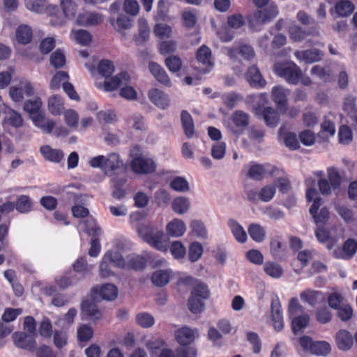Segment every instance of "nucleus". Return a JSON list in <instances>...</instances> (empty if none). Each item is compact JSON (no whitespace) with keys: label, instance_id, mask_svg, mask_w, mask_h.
Here are the masks:
<instances>
[{"label":"nucleus","instance_id":"obj_1","mask_svg":"<svg viewBox=\"0 0 357 357\" xmlns=\"http://www.w3.org/2000/svg\"><path fill=\"white\" fill-rule=\"evenodd\" d=\"M98 70L100 75L105 77L104 89L107 91L117 89L121 85L126 84L130 78L128 74L125 71L109 78L114 71V64L109 60L100 61L98 66Z\"/></svg>","mask_w":357,"mask_h":357},{"label":"nucleus","instance_id":"obj_2","mask_svg":"<svg viewBox=\"0 0 357 357\" xmlns=\"http://www.w3.org/2000/svg\"><path fill=\"white\" fill-rule=\"evenodd\" d=\"M140 238L153 248L161 252H166L168 245L165 240V235L162 230H159L148 225L138 228Z\"/></svg>","mask_w":357,"mask_h":357},{"label":"nucleus","instance_id":"obj_3","mask_svg":"<svg viewBox=\"0 0 357 357\" xmlns=\"http://www.w3.org/2000/svg\"><path fill=\"white\" fill-rule=\"evenodd\" d=\"M275 73L291 84H297L302 76L301 68L293 62H278L274 65Z\"/></svg>","mask_w":357,"mask_h":357},{"label":"nucleus","instance_id":"obj_4","mask_svg":"<svg viewBox=\"0 0 357 357\" xmlns=\"http://www.w3.org/2000/svg\"><path fill=\"white\" fill-rule=\"evenodd\" d=\"M328 178H321L318 181V185L321 193L324 196L331 195L332 191L339 188L342 178L337 170L335 167L328 168L327 170Z\"/></svg>","mask_w":357,"mask_h":357},{"label":"nucleus","instance_id":"obj_5","mask_svg":"<svg viewBox=\"0 0 357 357\" xmlns=\"http://www.w3.org/2000/svg\"><path fill=\"white\" fill-rule=\"evenodd\" d=\"M35 89L31 82L25 78L21 79L17 84H14L9 89V96L14 102H22L24 95L32 96Z\"/></svg>","mask_w":357,"mask_h":357},{"label":"nucleus","instance_id":"obj_6","mask_svg":"<svg viewBox=\"0 0 357 357\" xmlns=\"http://www.w3.org/2000/svg\"><path fill=\"white\" fill-rule=\"evenodd\" d=\"M15 346L17 348L33 352L37 346L36 336L26 332H15L12 335Z\"/></svg>","mask_w":357,"mask_h":357},{"label":"nucleus","instance_id":"obj_7","mask_svg":"<svg viewBox=\"0 0 357 357\" xmlns=\"http://www.w3.org/2000/svg\"><path fill=\"white\" fill-rule=\"evenodd\" d=\"M278 15L277 6L271 3L266 8L255 11L250 20V24L251 26H253L255 22L264 24L274 19Z\"/></svg>","mask_w":357,"mask_h":357},{"label":"nucleus","instance_id":"obj_8","mask_svg":"<svg viewBox=\"0 0 357 357\" xmlns=\"http://www.w3.org/2000/svg\"><path fill=\"white\" fill-rule=\"evenodd\" d=\"M131 167L137 174H150L155 170L156 164L153 159L139 155L133 158Z\"/></svg>","mask_w":357,"mask_h":357},{"label":"nucleus","instance_id":"obj_9","mask_svg":"<svg viewBox=\"0 0 357 357\" xmlns=\"http://www.w3.org/2000/svg\"><path fill=\"white\" fill-rule=\"evenodd\" d=\"M81 310L83 315L91 321H98L102 319V311L97 305L91 300H84L81 304Z\"/></svg>","mask_w":357,"mask_h":357},{"label":"nucleus","instance_id":"obj_10","mask_svg":"<svg viewBox=\"0 0 357 357\" xmlns=\"http://www.w3.org/2000/svg\"><path fill=\"white\" fill-rule=\"evenodd\" d=\"M228 56L231 59H236L241 56L245 60L250 61L255 56V52L250 45H241L238 47L230 48Z\"/></svg>","mask_w":357,"mask_h":357},{"label":"nucleus","instance_id":"obj_11","mask_svg":"<svg viewBox=\"0 0 357 357\" xmlns=\"http://www.w3.org/2000/svg\"><path fill=\"white\" fill-rule=\"evenodd\" d=\"M245 76L246 80L253 87L262 88L266 84V80L263 78L259 68L256 66L250 67Z\"/></svg>","mask_w":357,"mask_h":357},{"label":"nucleus","instance_id":"obj_12","mask_svg":"<svg viewBox=\"0 0 357 357\" xmlns=\"http://www.w3.org/2000/svg\"><path fill=\"white\" fill-rule=\"evenodd\" d=\"M300 297L303 302L314 307L325 301L324 294L320 291L307 289L301 293Z\"/></svg>","mask_w":357,"mask_h":357},{"label":"nucleus","instance_id":"obj_13","mask_svg":"<svg viewBox=\"0 0 357 357\" xmlns=\"http://www.w3.org/2000/svg\"><path fill=\"white\" fill-rule=\"evenodd\" d=\"M149 69L153 76L162 84L170 86L171 79L165 69L155 62H150Z\"/></svg>","mask_w":357,"mask_h":357},{"label":"nucleus","instance_id":"obj_14","mask_svg":"<svg viewBox=\"0 0 357 357\" xmlns=\"http://www.w3.org/2000/svg\"><path fill=\"white\" fill-rule=\"evenodd\" d=\"M295 57L299 61L305 63H314L320 61L322 58V53L317 49H311L305 51H296L294 53Z\"/></svg>","mask_w":357,"mask_h":357},{"label":"nucleus","instance_id":"obj_15","mask_svg":"<svg viewBox=\"0 0 357 357\" xmlns=\"http://www.w3.org/2000/svg\"><path fill=\"white\" fill-rule=\"evenodd\" d=\"M104 172L106 175L112 176L116 171L121 169L122 162L116 153H111L105 156Z\"/></svg>","mask_w":357,"mask_h":357},{"label":"nucleus","instance_id":"obj_16","mask_svg":"<svg viewBox=\"0 0 357 357\" xmlns=\"http://www.w3.org/2000/svg\"><path fill=\"white\" fill-rule=\"evenodd\" d=\"M149 97L155 105L162 109H165L169 106V100L168 96L159 89H153L150 90Z\"/></svg>","mask_w":357,"mask_h":357},{"label":"nucleus","instance_id":"obj_17","mask_svg":"<svg viewBox=\"0 0 357 357\" xmlns=\"http://www.w3.org/2000/svg\"><path fill=\"white\" fill-rule=\"evenodd\" d=\"M40 151L46 160L54 163H59L64 156L63 152L61 149H52L48 145L41 146Z\"/></svg>","mask_w":357,"mask_h":357},{"label":"nucleus","instance_id":"obj_18","mask_svg":"<svg viewBox=\"0 0 357 357\" xmlns=\"http://www.w3.org/2000/svg\"><path fill=\"white\" fill-rule=\"evenodd\" d=\"M279 137L282 139L287 147L291 150H296L300 147L297 136L294 132H287L284 126L280 128L278 130Z\"/></svg>","mask_w":357,"mask_h":357},{"label":"nucleus","instance_id":"obj_19","mask_svg":"<svg viewBox=\"0 0 357 357\" xmlns=\"http://www.w3.org/2000/svg\"><path fill=\"white\" fill-rule=\"evenodd\" d=\"M166 231L169 236L174 238L182 236L186 231L185 222L180 219H174L166 227Z\"/></svg>","mask_w":357,"mask_h":357},{"label":"nucleus","instance_id":"obj_20","mask_svg":"<svg viewBox=\"0 0 357 357\" xmlns=\"http://www.w3.org/2000/svg\"><path fill=\"white\" fill-rule=\"evenodd\" d=\"M357 251V242L352 238L345 241L342 250H335V255L337 257H341L345 259H351Z\"/></svg>","mask_w":357,"mask_h":357},{"label":"nucleus","instance_id":"obj_21","mask_svg":"<svg viewBox=\"0 0 357 357\" xmlns=\"http://www.w3.org/2000/svg\"><path fill=\"white\" fill-rule=\"evenodd\" d=\"M101 20L100 15L94 13L84 12L77 16L75 23L80 26H93L99 24Z\"/></svg>","mask_w":357,"mask_h":357},{"label":"nucleus","instance_id":"obj_22","mask_svg":"<svg viewBox=\"0 0 357 357\" xmlns=\"http://www.w3.org/2000/svg\"><path fill=\"white\" fill-rule=\"evenodd\" d=\"M335 340L337 347L342 351L350 349L354 342L352 335L345 330L337 332Z\"/></svg>","mask_w":357,"mask_h":357},{"label":"nucleus","instance_id":"obj_23","mask_svg":"<svg viewBox=\"0 0 357 357\" xmlns=\"http://www.w3.org/2000/svg\"><path fill=\"white\" fill-rule=\"evenodd\" d=\"M310 317L307 314L296 315L292 317L291 328L294 335L301 334L303 330L308 326Z\"/></svg>","mask_w":357,"mask_h":357},{"label":"nucleus","instance_id":"obj_24","mask_svg":"<svg viewBox=\"0 0 357 357\" xmlns=\"http://www.w3.org/2000/svg\"><path fill=\"white\" fill-rule=\"evenodd\" d=\"M42 100L40 98H36L34 100H28L24 104V110L29 113L32 121H34V118L39 114H44L40 111L42 106Z\"/></svg>","mask_w":357,"mask_h":357},{"label":"nucleus","instance_id":"obj_25","mask_svg":"<svg viewBox=\"0 0 357 357\" xmlns=\"http://www.w3.org/2000/svg\"><path fill=\"white\" fill-rule=\"evenodd\" d=\"M228 226L238 242L243 243L247 241L248 236L245 229L236 220L229 219Z\"/></svg>","mask_w":357,"mask_h":357},{"label":"nucleus","instance_id":"obj_26","mask_svg":"<svg viewBox=\"0 0 357 357\" xmlns=\"http://www.w3.org/2000/svg\"><path fill=\"white\" fill-rule=\"evenodd\" d=\"M272 96L273 100L277 105L279 109L285 110L287 98L285 93V89L282 86H274L272 89Z\"/></svg>","mask_w":357,"mask_h":357},{"label":"nucleus","instance_id":"obj_27","mask_svg":"<svg viewBox=\"0 0 357 357\" xmlns=\"http://www.w3.org/2000/svg\"><path fill=\"white\" fill-rule=\"evenodd\" d=\"M181 121L185 132L188 138H192L195 132V126L190 113L185 110L182 111L181 114Z\"/></svg>","mask_w":357,"mask_h":357},{"label":"nucleus","instance_id":"obj_28","mask_svg":"<svg viewBox=\"0 0 357 357\" xmlns=\"http://www.w3.org/2000/svg\"><path fill=\"white\" fill-rule=\"evenodd\" d=\"M248 231L250 238L257 243H261L266 238V230L259 224H250L248 227Z\"/></svg>","mask_w":357,"mask_h":357},{"label":"nucleus","instance_id":"obj_29","mask_svg":"<svg viewBox=\"0 0 357 357\" xmlns=\"http://www.w3.org/2000/svg\"><path fill=\"white\" fill-rule=\"evenodd\" d=\"M176 339L181 345L190 344L195 340L194 331L188 327L180 328L176 332Z\"/></svg>","mask_w":357,"mask_h":357},{"label":"nucleus","instance_id":"obj_30","mask_svg":"<svg viewBox=\"0 0 357 357\" xmlns=\"http://www.w3.org/2000/svg\"><path fill=\"white\" fill-rule=\"evenodd\" d=\"M47 106L52 114L59 115L64 109L63 98L59 95H53L49 98Z\"/></svg>","mask_w":357,"mask_h":357},{"label":"nucleus","instance_id":"obj_31","mask_svg":"<svg viewBox=\"0 0 357 357\" xmlns=\"http://www.w3.org/2000/svg\"><path fill=\"white\" fill-rule=\"evenodd\" d=\"M15 206L19 213H28L33 210V202L28 195H22L17 197Z\"/></svg>","mask_w":357,"mask_h":357},{"label":"nucleus","instance_id":"obj_32","mask_svg":"<svg viewBox=\"0 0 357 357\" xmlns=\"http://www.w3.org/2000/svg\"><path fill=\"white\" fill-rule=\"evenodd\" d=\"M190 229L197 238L204 240L208 238V231L204 223L199 220H193L190 222Z\"/></svg>","mask_w":357,"mask_h":357},{"label":"nucleus","instance_id":"obj_33","mask_svg":"<svg viewBox=\"0 0 357 357\" xmlns=\"http://www.w3.org/2000/svg\"><path fill=\"white\" fill-rule=\"evenodd\" d=\"M105 260L109 261L111 265L120 268H126V262L123 256L117 251H107L103 256Z\"/></svg>","mask_w":357,"mask_h":357},{"label":"nucleus","instance_id":"obj_34","mask_svg":"<svg viewBox=\"0 0 357 357\" xmlns=\"http://www.w3.org/2000/svg\"><path fill=\"white\" fill-rule=\"evenodd\" d=\"M262 116L267 126L270 128H275L278 126L279 114L272 107H265L262 112Z\"/></svg>","mask_w":357,"mask_h":357},{"label":"nucleus","instance_id":"obj_35","mask_svg":"<svg viewBox=\"0 0 357 357\" xmlns=\"http://www.w3.org/2000/svg\"><path fill=\"white\" fill-rule=\"evenodd\" d=\"M138 26L139 36L136 38V43L138 45H142L149 38L150 36V30L146 20L144 17H140L138 20Z\"/></svg>","mask_w":357,"mask_h":357},{"label":"nucleus","instance_id":"obj_36","mask_svg":"<svg viewBox=\"0 0 357 357\" xmlns=\"http://www.w3.org/2000/svg\"><path fill=\"white\" fill-rule=\"evenodd\" d=\"M190 207V203L188 198L178 197L172 202L173 211L180 215L184 214L188 211Z\"/></svg>","mask_w":357,"mask_h":357},{"label":"nucleus","instance_id":"obj_37","mask_svg":"<svg viewBox=\"0 0 357 357\" xmlns=\"http://www.w3.org/2000/svg\"><path fill=\"white\" fill-rule=\"evenodd\" d=\"M271 253L274 259H282L284 257V246L279 238H273L270 242Z\"/></svg>","mask_w":357,"mask_h":357},{"label":"nucleus","instance_id":"obj_38","mask_svg":"<svg viewBox=\"0 0 357 357\" xmlns=\"http://www.w3.org/2000/svg\"><path fill=\"white\" fill-rule=\"evenodd\" d=\"M264 272L273 278L278 279L282 277L283 274V269L282 266L275 262L266 261L264 265Z\"/></svg>","mask_w":357,"mask_h":357},{"label":"nucleus","instance_id":"obj_39","mask_svg":"<svg viewBox=\"0 0 357 357\" xmlns=\"http://www.w3.org/2000/svg\"><path fill=\"white\" fill-rule=\"evenodd\" d=\"M16 38L19 43L22 44H28L32 38V30L27 25L22 24L16 30Z\"/></svg>","mask_w":357,"mask_h":357},{"label":"nucleus","instance_id":"obj_40","mask_svg":"<svg viewBox=\"0 0 357 357\" xmlns=\"http://www.w3.org/2000/svg\"><path fill=\"white\" fill-rule=\"evenodd\" d=\"M99 295L102 299L112 301L117 297L118 290L112 284H105L100 287Z\"/></svg>","mask_w":357,"mask_h":357},{"label":"nucleus","instance_id":"obj_41","mask_svg":"<svg viewBox=\"0 0 357 357\" xmlns=\"http://www.w3.org/2000/svg\"><path fill=\"white\" fill-rule=\"evenodd\" d=\"M33 121L34 125L40 128L45 133H50L54 128V122L52 120L45 121V114H39Z\"/></svg>","mask_w":357,"mask_h":357},{"label":"nucleus","instance_id":"obj_42","mask_svg":"<svg viewBox=\"0 0 357 357\" xmlns=\"http://www.w3.org/2000/svg\"><path fill=\"white\" fill-rule=\"evenodd\" d=\"M60 6L66 18L75 17L77 6L73 0H60Z\"/></svg>","mask_w":357,"mask_h":357},{"label":"nucleus","instance_id":"obj_43","mask_svg":"<svg viewBox=\"0 0 357 357\" xmlns=\"http://www.w3.org/2000/svg\"><path fill=\"white\" fill-rule=\"evenodd\" d=\"M204 249L200 243L197 241L192 242L188 249L189 261L195 263L203 255Z\"/></svg>","mask_w":357,"mask_h":357},{"label":"nucleus","instance_id":"obj_44","mask_svg":"<svg viewBox=\"0 0 357 357\" xmlns=\"http://www.w3.org/2000/svg\"><path fill=\"white\" fill-rule=\"evenodd\" d=\"M84 231L91 237H98L102 234L100 227L93 219H88L83 222Z\"/></svg>","mask_w":357,"mask_h":357},{"label":"nucleus","instance_id":"obj_45","mask_svg":"<svg viewBox=\"0 0 357 357\" xmlns=\"http://www.w3.org/2000/svg\"><path fill=\"white\" fill-rule=\"evenodd\" d=\"M354 10V4L347 0H342L335 5L337 13L342 17H347L351 15Z\"/></svg>","mask_w":357,"mask_h":357},{"label":"nucleus","instance_id":"obj_46","mask_svg":"<svg viewBox=\"0 0 357 357\" xmlns=\"http://www.w3.org/2000/svg\"><path fill=\"white\" fill-rule=\"evenodd\" d=\"M165 64L171 73H178L181 70L183 62L177 55H171L165 60Z\"/></svg>","mask_w":357,"mask_h":357},{"label":"nucleus","instance_id":"obj_47","mask_svg":"<svg viewBox=\"0 0 357 357\" xmlns=\"http://www.w3.org/2000/svg\"><path fill=\"white\" fill-rule=\"evenodd\" d=\"M151 280L155 285L163 287L169 281V273L165 270L157 271L153 273Z\"/></svg>","mask_w":357,"mask_h":357},{"label":"nucleus","instance_id":"obj_48","mask_svg":"<svg viewBox=\"0 0 357 357\" xmlns=\"http://www.w3.org/2000/svg\"><path fill=\"white\" fill-rule=\"evenodd\" d=\"M75 189L74 185H68L63 188L61 192V197L67 203L70 204L71 202H79L80 196L75 192Z\"/></svg>","mask_w":357,"mask_h":357},{"label":"nucleus","instance_id":"obj_49","mask_svg":"<svg viewBox=\"0 0 357 357\" xmlns=\"http://www.w3.org/2000/svg\"><path fill=\"white\" fill-rule=\"evenodd\" d=\"M26 8L37 13H43L45 11L47 1L45 0H24Z\"/></svg>","mask_w":357,"mask_h":357},{"label":"nucleus","instance_id":"obj_50","mask_svg":"<svg viewBox=\"0 0 357 357\" xmlns=\"http://www.w3.org/2000/svg\"><path fill=\"white\" fill-rule=\"evenodd\" d=\"M146 259L139 255H132L128 257L126 267L136 271L142 270L146 266Z\"/></svg>","mask_w":357,"mask_h":357},{"label":"nucleus","instance_id":"obj_51","mask_svg":"<svg viewBox=\"0 0 357 357\" xmlns=\"http://www.w3.org/2000/svg\"><path fill=\"white\" fill-rule=\"evenodd\" d=\"M211 59V51L206 45L201 46L197 52V59L199 62L211 66L212 62Z\"/></svg>","mask_w":357,"mask_h":357},{"label":"nucleus","instance_id":"obj_52","mask_svg":"<svg viewBox=\"0 0 357 357\" xmlns=\"http://www.w3.org/2000/svg\"><path fill=\"white\" fill-rule=\"evenodd\" d=\"M4 121L15 128H20L23 124V119L21 115L13 109L6 112Z\"/></svg>","mask_w":357,"mask_h":357},{"label":"nucleus","instance_id":"obj_53","mask_svg":"<svg viewBox=\"0 0 357 357\" xmlns=\"http://www.w3.org/2000/svg\"><path fill=\"white\" fill-rule=\"evenodd\" d=\"M68 79V75L65 71L57 72L52 77L50 82V88L52 90H56L59 89L61 84L63 86L64 83H66Z\"/></svg>","mask_w":357,"mask_h":357},{"label":"nucleus","instance_id":"obj_54","mask_svg":"<svg viewBox=\"0 0 357 357\" xmlns=\"http://www.w3.org/2000/svg\"><path fill=\"white\" fill-rule=\"evenodd\" d=\"M171 254L176 259H183L186 254L185 246L181 241H173L169 247Z\"/></svg>","mask_w":357,"mask_h":357},{"label":"nucleus","instance_id":"obj_55","mask_svg":"<svg viewBox=\"0 0 357 357\" xmlns=\"http://www.w3.org/2000/svg\"><path fill=\"white\" fill-rule=\"evenodd\" d=\"M331 351L330 344L325 342H314L311 353L317 356H326Z\"/></svg>","mask_w":357,"mask_h":357},{"label":"nucleus","instance_id":"obj_56","mask_svg":"<svg viewBox=\"0 0 357 357\" xmlns=\"http://www.w3.org/2000/svg\"><path fill=\"white\" fill-rule=\"evenodd\" d=\"M111 23L114 26L115 29H129L132 27V20L125 15H120L114 24V20H111Z\"/></svg>","mask_w":357,"mask_h":357},{"label":"nucleus","instance_id":"obj_57","mask_svg":"<svg viewBox=\"0 0 357 357\" xmlns=\"http://www.w3.org/2000/svg\"><path fill=\"white\" fill-rule=\"evenodd\" d=\"M167 0H159L157 3L155 19L158 21L165 20L168 15Z\"/></svg>","mask_w":357,"mask_h":357},{"label":"nucleus","instance_id":"obj_58","mask_svg":"<svg viewBox=\"0 0 357 357\" xmlns=\"http://www.w3.org/2000/svg\"><path fill=\"white\" fill-rule=\"evenodd\" d=\"M232 121L238 127H246L249 124V116L241 110L236 111L232 115Z\"/></svg>","mask_w":357,"mask_h":357},{"label":"nucleus","instance_id":"obj_59","mask_svg":"<svg viewBox=\"0 0 357 357\" xmlns=\"http://www.w3.org/2000/svg\"><path fill=\"white\" fill-rule=\"evenodd\" d=\"M248 176L255 181L261 180L265 176V169L263 165L258 164L252 165L248 169Z\"/></svg>","mask_w":357,"mask_h":357},{"label":"nucleus","instance_id":"obj_60","mask_svg":"<svg viewBox=\"0 0 357 357\" xmlns=\"http://www.w3.org/2000/svg\"><path fill=\"white\" fill-rule=\"evenodd\" d=\"M135 319L137 324L143 328L151 327L155 322L153 317L147 312L138 314Z\"/></svg>","mask_w":357,"mask_h":357},{"label":"nucleus","instance_id":"obj_61","mask_svg":"<svg viewBox=\"0 0 357 357\" xmlns=\"http://www.w3.org/2000/svg\"><path fill=\"white\" fill-rule=\"evenodd\" d=\"M77 337L82 342L89 341L93 336V330L88 324H82L77 328Z\"/></svg>","mask_w":357,"mask_h":357},{"label":"nucleus","instance_id":"obj_62","mask_svg":"<svg viewBox=\"0 0 357 357\" xmlns=\"http://www.w3.org/2000/svg\"><path fill=\"white\" fill-rule=\"evenodd\" d=\"M289 35L292 40L300 42L303 40L309 33L305 30H303L300 26L293 25L289 28Z\"/></svg>","mask_w":357,"mask_h":357},{"label":"nucleus","instance_id":"obj_63","mask_svg":"<svg viewBox=\"0 0 357 357\" xmlns=\"http://www.w3.org/2000/svg\"><path fill=\"white\" fill-rule=\"evenodd\" d=\"M80 278L77 275H72L70 277L63 276L56 280V283L61 289H66L69 287L75 285L78 283Z\"/></svg>","mask_w":357,"mask_h":357},{"label":"nucleus","instance_id":"obj_64","mask_svg":"<svg viewBox=\"0 0 357 357\" xmlns=\"http://www.w3.org/2000/svg\"><path fill=\"white\" fill-rule=\"evenodd\" d=\"M204 301L202 298L190 296L188 300V309L194 314H197L203 311L204 308Z\"/></svg>","mask_w":357,"mask_h":357}]
</instances>
